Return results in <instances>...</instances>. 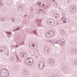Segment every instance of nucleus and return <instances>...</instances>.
<instances>
[{
  "label": "nucleus",
  "mask_w": 77,
  "mask_h": 77,
  "mask_svg": "<svg viewBox=\"0 0 77 77\" xmlns=\"http://www.w3.org/2000/svg\"><path fill=\"white\" fill-rule=\"evenodd\" d=\"M24 62L26 65H32L33 63V59L32 58H26Z\"/></svg>",
  "instance_id": "obj_1"
},
{
  "label": "nucleus",
  "mask_w": 77,
  "mask_h": 77,
  "mask_svg": "<svg viewBox=\"0 0 77 77\" xmlns=\"http://www.w3.org/2000/svg\"><path fill=\"white\" fill-rule=\"evenodd\" d=\"M53 35H54V32L52 30H51L45 34V36L47 38H51Z\"/></svg>",
  "instance_id": "obj_2"
},
{
  "label": "nucleus",
  "mask_w": 77,
  "mask_h": 77,
  "mask_svg": "<svg viewBox=\"0 0 77 77\" xmlns=\"http://www.w3.org/2000/svg\"><path fill=\"white\" fill-rule=\"evenodd\" d=\"M27 54L25 53H22L20 54V57L22 59H25V58H27Z\"/></svg>",
  "instance_id": "obj_3"
},
{
  "label": "nucleus",
  "mask_w": 77,
  "mask_h": 77,
  "mask_svg": "<svg viewBox=\"0 0 77 77\" xmlns=\"http://www.w3.org/2000/svg\"><path fill=\"white\" fill-rule=\"evenodd\" d=\"M45 63L42 62H41L40 63L39 65V69H42L44 67V65Z\"/></svg>",
  "instance_id": "obj_4"
},
{
  "label": "nucleus",
  "mask_w": 77,
  "mask_h": 77,
  "mask_svg": "<svg viewBox=\"0 0 77 77\" xmlns=\"http://www.w3.org/2000/svg\"><path fill=\"white\" fill-rule=\"evenodd\" d=\"M70 11H72L73 13L76 11V8L74 5H71L70 8Z\"/></svg>",
  "instance_id": "obj_5"
},
{
  "label": "nucleus",
  "mask_w": 77,
  "mask_h": 77,
  "mask_svg": "<svg viewBox=\"0 0 77 77\" xmlns=\"http://www.w3.org/2000/svg\"><path fill=\"white\" fill-rule=\"evenodd\" d=\"M38 46H35V44H32V45H29V48L30 49L32 50H35L37 48Z\"/></svg>",
  "instance_id": "obj_6"
},
{
  "label": "nucleus",
  "mask_w": 77,
  "mask_h": 77,
  "mask_svg": "<svg viewBox=\"0 0 77 77\" xmlns=\"http://www.w3.org/2000/svg\"><path fill=\"white\" fill-rule=\"evenodd\" d=\"M6 49L7 50L8 48L6 46H5L4 47H0V50L1 52H3L5 50H6Z\"/></svg>",
  "instance_id": "obj_7"
},
{
  "label": "nucleus",
  "mask_w": 77,
  "mask_h": 77,
  "mask_svg": "<svg viewBox=\"0 0 77 77\" xmlns=\"http://www.w3.org/2000/svg\"><path fill=\"white\" fill-rule=\"evenodd\" d=\"M17 9L19 11H23L24 9L23 8H22L21 6L18 5L17 6Z\"/></svg>",
  "instance_id": "obj_8"
},
{
  "label": "nucleus",
  "mask_w": 77,
  "mask_h": 77,
  "mask_svg": "<svg viewBox=\"0 0 77 77\" xmlns=\"http://www.w3.org/2000/svg\"><path fill=\"white\" fill-rule=\"evenodd\" d=\"M48 62L50 63L51 65H53L54 63V61L52 60L51 59H50L48 60Z\"/></svg>",
  "instance_id": "obj_9"
},
{
  "label": "nucleus",
  "mask_w": 77,
  "mask_h": 77,
  "mask_svg": "<svg viewBox=\"0 0 77 77\" xmlns=\"http://www.w3.org/2000/svg\"><path fill=\"white\" fill-rule=\"evenodd\" d=\"M50 48H49L48 47H47L45 48V51L46 53H48L50 52Z\"/></svg>",
  "instance_id": "obj_10"
},
{
  "label": "nucleus",
  "mask_w": 77,
  "mask_h": 77,
  "mask_svg": "<svg viewBox=\"0 0 77 77\" xmlns=\"http://www.w3.org/2000/svg\"><path fill=\"white\" fill-rule=\"evenodd\" d=\"M42 20L41 19H37L36 20V23H38V25H41L40 23L41 22Z\"/></svg>",
  "instance_id": "obj_11"
},
{
  "label": "nucleus",
  "mask_w": 77,
  "mask_h": 77,
  "mask_svg": "<svg viewBox=\"0 0 77 77\" xmlns=\"http://www.w3.org/2000/svg\"><path fill=\"white\" fill-rule=\"evenodd\" d=\"M7 71H8V70L5 69H3L1 70V72H3L4 73H5V74L6 73V72H7Z\"/></svg>",
  "instance_id": "obj_12"
},
{
  "label": "nucleus",
  "mask_w": 77,
  "mask_h": 77,
  "mask_svg": "<svg viewBox=\"0 0 77 77\" xmlns=\"http://www.w3.org/2000/svg\"><path fill=\"white\" fill-rule=\"evenodd\" d=\"M23 74L26 75L27 74V69H25L23 72Z\"/></svg>",
  "instance_id": "obj_13"
},
{
  "label": "nucleus",
  "mask_w": 77,
  "mask_h": 77,
  "mask_svg": "<svg viewBox=\"0 0 77 77\" xmlns=\"http://www.w3.org/2000/svg\"><path fill=\"white\" fill-rule=\"evenodd\" d=\"M54 24V20L49 22V25H51V26H52Z\"/></svg>",
  "instance_id": "obj_14"
},
{
  "label": "nucleus",
  "mask_w": 77,
  "mask_h": 77,
  "mask_svg": "<svg viewBox=\"0 0 77 77\" xmlns=\"http://www.w3.org/2000/svg\"><path fill=\"white\" fill-rule=\"evenodd\" d=\"M60 45H65V42L64 41H63V40H60Z\"/></svg>",
  "instance_id": "obj_15"
},
{
  "label": "nucleus",
  "mask_w": 77,
  "mask_h": 77,
  "mask_svg": "<svg viewBox=\"0 0 77 77\" xmlns=\"http://www.w3.org/2000/svg\"><path fill=\"white\" fill-rule=\"evenodd\" d=\"M0 74L2 77H4L5 75V74H6V73L1 72Z\"/></svg>",
  "instance_id": "obj_16"
},
{
  "label": "nucleus",
  "mask_w": 77,
  "mask_h": 77,
  "mask_svg": "<svg viewBox=\"0 0 77 77\" xmlns=\"http://www.w3.org/2000/svg\"><path fill=\"white\" fill-rule=\"evenodd\" d=\"M60 32L61 34H62V35H65V32L63 30H61Z\"/></svg>",
  "instance_id": "obj_17"
},
{
  "label": "nucleus",
  "mask_w": 77,
  "mask_h": 77,
  "mask_svg": "<svg viewBox=\"0 0 77 77\" xmlns=\"http://www.w3.org/2000/svg\"><path fill=\"white\" fill-rule=\"evenodd\" d=\"M5 32L7 33L8 36H9V35H11V32H7V31H6Z\"/></svg>",
  "instance_id": "obj_18"
},
{
  "label": "nucleus",
  "mask_w": 77,
  "mask_h": 77,
  "mask_svg": "<svg viewBox=\"0 0 77 77\" xmlns=\"http://www.w3.org/2000/svg\"><path fill=\"white\" fill-rule=\"evenodd\" d=\"M0 20H2V21H4L5 20H4V18H3V17L2 16H0Z\"/></svg>",
  "instance_id": "obj_19"
},
{
  "label": "nucleus",
  "mask_w": 77,
  "mask_h": 77,
  "mask_svg": "<svg viewBox=\"0 0 77 77\" xmlns=\"http://www.w3.org/2000/svg\"><path fill=\"white\" fill-rule=\"evenodd\" d=\"M9 77V74L8 73L7 74V73H6L4 77Z\"/></svg>",
  "instance_id": "obj_20"
},
{
  "label": "nucleus",
  "mask_w": 77,
  "mask_h": 77,
  "mask_svg": "<svg viewBox=\"0 0 77 77\" xmlns=\"http://www.w3.org/2000/svg\"><path fill=\"white\" fill-rule=\"evenodd\" d=\"M3 3L2 2H0V7H1V6H2L3 5Z\"/></svg>",
  "instance_id": "obj_21"
},
{
  "label": "nucleus",
  "mask_w": 77,
  "mask_h": 77,
  "mask_svg": "<svg viewBox=\"0 0 77 77\" xmlns=\"http://www.w3.org/2000/svg\"><path fill=\"white\" fill-rule=\"evenodd\" d=\"M15 47H16V48H17V47H18V45H14L12 46V48H15Z\"/></svg>",
  "instance_id": "obj_22"
},
{
  "label": "nucleus",
  "mask_w": 77,
  "mask_h": 77,
  "mask_svg": "<svg viewBox=\"0 0 77 77\" xmlns=\"http://www.w3.org/2000/svg\"><path fill=\"white\" fill-rule=\"evenodd\" d=\"M20 29V27H18L14 30V31H16V30H19Z\"/></svg>",
  "instance_id": "obj_23"
},
{
  "label": "nucleus",
  "mask_w": 77,
  "mask_h": 77,
  "mask_svg": "<svg viewBox=\"0 0 77 77\" xmlns=\"http://www.w3.org/2000/svg\"><path fill=\"white\" fill-rule=\"evenodd\" d=\"M74 63L76 65H77V60H75L74 61Z\"/></svg>",
  "instance_id": "obj_24"
},
{
  "label": "nucleus",
  "mask_w": 77,
  "mask_h": 77,
  "mask_svg": "<svg viewBox=\"0 0 77 77\" xmlns=\"http://www.w3.org/2000/svg\"><path fill=\"white\" fill-rule=\"evenodd\" d=\"M32 32L33 33H34V34H37V33H36V30H35V31H32Z\"/></svg>",
  "instance_id": "obj_25"
},
{
  "label": "nucleus",
  "mask_w": 77,
  "mask_h": 77,
  "mask_svg": "<svg viewBox=\"0 0 77 77\" xmlns=\"http://www.w3.org/2000/svg\"><path fill=\"white\" fill-rule=\"evenodd\" d=\"M63 23H66V20L65 19H64V20H62Z\"/></svg>",
  "instance_id": "obj_26"
},
{
  "label": "nucleus",
  "mask_w": 77,
  "mask_h": 77,
  "mask_svg": "<svg viewBox=\"0 0 77 77\" xmlns=\"http://www.w3.org/2000/svg\"><path fill=\"white\" fill-rule=\"evenodd\" d=\"M15 57H11V59H12V60H15Z\"/></svg>",
  "instance_id": "obj_27"
},
{
  "label": "nucleus",
  "mask_w": 77,
  "mask_h": 77,
  "mask_svg": "<svg viewBox=\"0 0 77 77\" xmlns=\"http://www.w3.org/2000/svg\"><path fill=\"white\" fill-rule=\"evenodd\" d=\"M71 50L72 51V52L73 53L74 52V51H75V50H74V49L73 48H72V50L71 49Z\"/></svg>",
  "instance_id": "obj_28"
},
{
  "label": "nucleus",
  "mask_w": 77,
  "mask_h": 77,
  "mask_svg": "<svg viewBox=\"0 0 77 77\" xmlns=\"http://www.w3.org/2000/svg\"><path fill=\"white\" fill-rule=\"evenodd\" d=\"M11 20L12 21L14 22L15 21V19H14V17H12L11 18Z\"/></svg>",
  "instance_id": "obj_29"
},
{
  "label": "nucleus",
  "mask_w": 77,
  "mask_h": 77,
  "mask_svg": "<svg viewBox=\"0 0 77 77\" xmlns=\"http://www.w3.org/2000/svg\"><path fill=\"white\" fill-rule=\"evenodd\" d=\"M54 46L55 47H56V48H58V45L55 44V45Z\"/></svg>",
  "instance_id": "obj_30"
},
{
  "label": "nucleus",
  "mask_w": 77,
  "mask_h": 77,
  "mask_svg": "<svg viewBox=\"0 0 77 77\" xmlns=\"http://www.w3.org/2000/svg\"><path fill=\"white\" fill-rule=\"evenodd\" d=\"M16 57L17 60H19V57H18V56H16Z\"/></svg>",
  "instance_id": "obj_31"
},
{
  "label": "nucleus",
  "mask_w": 77,
  "mask_h": 77,
  "mask_svg": "<svg viewBox=\"0 0 77 77\" xmlns=\"http://www.w3.org/2000/svg\"><path fill=\"white\" fill-rule=\"evenodd\" d=\"M38 6H40V5H41V3L38 2Z\"/></svg>",
  "instance_id": "obj_32"
},
{
  "label": "nucleus",
  "mask_w": 77,
  "mask_h": 77,
  "mask_svg": "<svg viewBox=\"0 0 77 77\" xmlns=\"http://www.w3.org/2000/svg\"><path fill=\"white\" fill-rule=\"evenodd\" d=\"M60 40H63V39H60V40H58L59 41L58 42H60V43H59L60 44H61Z\"/></svg>",
  "instance_id": "obj_33"
},
{
  "label": "nucleus",
  "mask_w": 77,
  "mask_h": 77,
  "mask_svg": "<svg viewBox=\"0 0 77 77\" xmlns=\"http://www.w3.org/2000/svg\"><path fill=\"white\" fill-rule=\"evenodd\" d=\"M42 12V9H40L39 10V12Z\"/></svg>",
  "instance_id": "obj_34"
},
{
  "label": "nucleus",
  "mask_w": 77,
  "mask_h": 77,
  "mask_svg": "<svg viewBox=\"0 0 77 77\" xmlns=\"http://www.w3.org/2000/svg\"><path fill=\"white\" fill-rule=\"evenodd\" d=\"M24 16L25 17H27V14H25L24 15Z\"/></svg>",
  "instance_id": "obj_35"
},
{
  "label": "nucleus",
  "mask_w": 77,
  "mask_h": 77,
  "mask_svg": "<svg viewBox=\"0 0 77 77\" xmlns=\"http://www.w3.org/2000/svg\"><path fill=\"white\" fill-rule=\"evenodd\" d=\"M58 76H57V75H54L53 76V77H58Z\"/></svg>",
  "instance_id": "obj_36"
},
{
  "label": "nucleus",
  "mask_w": 77,
  "mask_h": 77,
  "mask_svg": "<svg viewBox=\"0 0 77 77\" xmlns=\"http://www.w3.org/2000/svg\"><path fill=\"white\" fill-rule=\"evenodd\" d=\"M30 11L31 12H32V11H33V9L32 8V9H31V10H30Z\"/></svg>",
  "instance_id": "obj_37"
},
{
  "label": "nucleus",
  "mask_w": 77,
  "mask_h": 77,
  "mask_svg": "<svg viewBox=\"0 0 77 77\" xmlns=\"http://www.w3.org/2000/svg\"><path fill=\"white\" fill-rule=\"evenodd\" d=\"M58 42H59V41H56L55 42V43H56V44H57V43H58V44H59V43H58Z\"/></svg>",
  "instance_id": "obj_38"
},
{
  "label": "nucleus",
  "mask_w": 77,
  "mask_h": 77,
  "mask_svg": "<svg viewBox=\"0 0 77 77\" xmlns=\"http://www.w3.org/2000/svg\"><path fill=\"white\" fill-rule=\"evenodd\" d=\"M50 43H53V41H49Z\"/></svg>",
  "instance_id": "obj_39"
},
{
  "label": "nucleus",
  "mask_w": 77,
  "mask_h": 77,
  "mask_svg": "<svg viewBox=\"0 0 77 77\" xmlns=\"http://www.w3.org/2000/svg\"><path fill=\"white\" fill-rule=\"evenodd\" d=\"M24 41H23V43H21V45H23V44H24Z\"/></svg>",
  "instance_id": "obj_40"
},
{
  "label": "nucleus",
  "mask_w": 77,
  "mask_h": 77,
  "mask_svg": "<svg viewBox=\"0 0 77 77\" xmlns=\"http://www.w3.org/2000/svg\"><path fill=\"white\" fill-rule=\"evenodd\" d=\"M17 11H15V13H17Z\"/></svg>",
  "instance_id": "obj_41"
},
{
  "label": "nucleus",
  "mask_w": 77,
  "mask_h": 77,
  "mask_svg": "<svg viewBox=\"0 0 77 77\" xmlns=\"http://www.w3.org/2000/svg\"><path fill=\"white\" fill-rule=\"evenodd\" d=\"M71 2V0L70 1H68V2L69 3V2Z\"/></svg>",
  "instance_id": "obj_42"
},
{
  "label": "nucleus",
  "mask_w": 77,
  "mask_h": 77,
  "mask_svg": "<svg viewBox=\"0 0 77 77\" xmlns=\"http://www.w3.org/2000/svg\"><path fill=\"white\" fill-rule=\"evenodd\" d=\"M42 6L44 7V5H43V4H42Z\"/></svg>",
  "instance_id": "obj_43"
},
{
  "label": "nucleus",
  "mask_w": 77,
  "mask_h": 77,
  "mask_svg": "<svg viewBox=\"0 0 77 77\" xmlns=\"http://www.w3.org/2000/svg\"><path fill=\"white\" fill-rule=\"evenodd\" d=\"M46 8H48V6H46Z\"/></svg>",
  "instance_id": "obj_44"
},
{
  "label": "nucleus",
  "mask_w": 77,
  "mask_h": 77,
  "mask_svg": "<svg viewBox=\"0 0 77 77\" xmlns=\"http://www.w3.org/2000/svg\"><path fill=\"white\" fill-rule=\"evenodd\" d=\"M39 10H37V12H39Z\"/></svg>",
  "instance_id": "obj_45"
},
{
  "label": "nucleus",
  "mask_w": 77,
  "mask_h": 77,
  "mask_svg": "<svg viewBox=\"0 0 77 77\" xmlns=\"http://www.w3.org/2000/svg\"><path fill=\"white\" fill-rule=\"evenodd\" d=\"M55 18H57V17L56 16V17H55Z\"/></svg>",
  "instance_id": "obj_46"
},
{
  "label": "nucleus",
  "mask_w": 77,
  "mask_h": 77,
  "mask_svg": "<svg viewBox=\"0 0 77 77\" xmlns=\"http://www.w3.org/2000/svg\"><path fill=\"white\" fill-rule=\"evenodd\" d=\"M4 21H5V18H4Z\"/></svg>",
  "instance_id": "obj_47"
},
{
  "label": "nucleus",
  "mask_w": 77,
  "mask_h": 77,
  "mask_svg": "<svg viewBox=\"0 0 77 77\" xmlns=\"http://www.w3.org/2000/svg\"><path fill=\"white\" fill-rule=\"evenodd\" d=\"M48 21H50V20H48Z\"/></svg>",
  "instance_id": "obj_48"
},
{
  "label": "nucleus",
  "mask_w": 77,
  "mask_h": 77,
  "mask_svg": "<svg viewBox=\"0 0 77 77\" xmlns=\"http://www.w3.org/2000/svg\"><path fill=\"white\" fill-rule=\"evenodd\" d=\"M54 2H56V1L54 0Z\"/></svg>",
  "instance_id": "obj_49"
},
{
  "label": "nucleus",
  "mask_w": 77,
  "mask_h": 77,
  "mask_svg": "<svg viewBox=\"0 0 77 77\" xmlns=\"http://www.w3.org/2000/svg\"><path fill=\"white\" fill-rule=\"evenodd\" d=\"M53 67H54V66H53Z\"/></svg>",
  "instance_id": "obj_50"
},
{
  "label": "nucleus",
  "mask_w": 77,
  "mask_h": 77,
  "mask_svg": "<svg viewBox=\"0 0 77 77\" xmlns=\"http://www.w3.org/2000/svg\"><path fill=\"white\" fill-rule=\"evenodd\" d=\"M57 15V14H56Z\"/></svg>",
  "instance_id": "obj_51"
},
{
  "label": "nucleus",
  "mask_w": 77,
  "mask_h": 77,
  "mask_svg": "<svg viewBox=\"0 0 77 77\" xmlns=\"http://www.w3.org/2000/svg\"><path fill=\"white\" fill-rule=\"evenodd\" d=\"M2 0H0V1H2Z\"/></svg>",
  "instance_id": "obj_52"
},
{
  "label": "nucleus",
  "mask_w": 77,
  "mask_h": 77,
  "mask_svg": "<svg viewBox=\"0 0 77 77\" xmlns=\"http://www.w3.org/2000/svg\"><path fill=\"white\" fill-rule=\"evenodd\" d=\"M60 68H61V67H60Z\"/></svg>",
  "instance_id": "obj_53"
},
{
  "label": "nucleus",
  "mask_w": 77,
  "mask_h": 77,
  "mask_svg": "<svg viewBox=\"0 0 77 77\" xmlns=\"http://www.w3.org/2000/svg\"><path fill=\"white\" fill-rule=\"evenodd\" d=\"M63 19V18H62Z\"/></svg>",
  "instance_id": "obj_54"
},
{
  "label": "nucleus",
  "mask_w": 77,
  "mask_h": 77,
  "mask_svg": "<svg viewBox=\"0 0 77 77\" xmlns=\"http://www.w3.org/2000/svg\"><path fill=\"white\" fill-rule=\"evenodd\" d=\"M39 12L38 13V14H39Z\"/></svg>",
  "instance_id": "obj_55"
},
{
  "label": "nucleus",
  "mask_w": 77,
  "mask_h": 77,
  "mask_svg": "<svg viewBox=\"0 0 77 77\" xmlns=\"http://www.w3.org/2000/svg\"><path fill=\"white\" fill-rule=\"evenodd\" d=\"M8 37H9V36H8Z\"/></svg>",
  "instance_id": "obj_56"
}]
</instances>
